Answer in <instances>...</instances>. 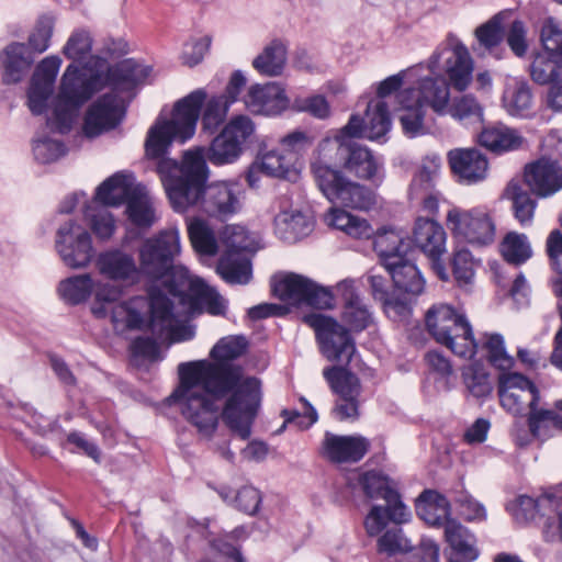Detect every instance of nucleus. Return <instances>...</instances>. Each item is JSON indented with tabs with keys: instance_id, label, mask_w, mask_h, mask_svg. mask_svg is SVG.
Here are the masks:
<instances>
[{
	"instance_id": "61",
	"label": "nucleus",
	"mask_w": 562,
	"mask_h": 562,
	"mask_svg": "<svg viewBox=\"0 0 562 562\" xmlns=\"http://www.w3.org/2000/svg\"><path fill=\"white\" fill-rule=\"evenodd\" d=\"M463 381L468 391L474 397H484L492 392V383L488 373L477 366H469L463 371Z\"/></svg>"
},
{
	"instance_id": "19",
	"label": "nucleus",
	"mask_w": 562,
	"mask_h": 562,
	"mask_svg": "<svg viewBox=\"0 0 562 562\" xmlns=\"http://www.w3.org/2000/svg\"><path fill=\"white\" fill-rule=\"evenodd\" d=\"M323 375L336 394L334 415L339 420H355L359 416L361 384L358 376L341 367L324 369Z\"/></svg>"
},
{
	"instance_id": "7",
	"label": "nucleus",
	"mask_w": 562,
	"mask_h": 562,
	"mask_svg": "<svg viewBox=\"0 0 562 562\" xmlns=\"http://www.w3.org/2000/svg\"><path fill=\"white\" fill-rule=\"evenodd\" d=\"M358 483L368 498L385 501V506H372L364 519L369 536L379 535L389 520L398 525L409 520L411 513L402 502L396 484L386 475L376 471L364 472L359 474Z\"/></svg>"
},
{
	"instance_id": "8",
	"label": "nucleus",
	"mask_w": 562,
	"mask_h": 562,
	"mask_svg": "<svg viewBox=\"0 0 562 562\" xmlns=\"http://www.w3.org/2000/svg\"><path fill=\"white\" fill-rule=\"evenodd\" d=\"M429 335L454 355L470 359L476 352L472 327L465 315L449 304L432 305L425 315Z\"/></svg>"
},
{
	"instance_id": "42",
	"label": "nucleus",
	"mask_w": 562,
	"mask_h": 562,
	"mask_svg": "<svg viewBox=\"0 0 562 562\" xmlns=\"http://www.w3.org/2000/svg\"><path fill=\"white\" fill-rule=\"evenodd\" d=\"M324 221L329 227L339 229L353 238H369L373 234L369 223L341 209L331 207L325 214Z\"/></svg>"
},
{
	"instance_id": "2",
	"label": "nucleus",
	"mask_w": 562,
	"mask_h": 562,
	"mask_svg": "<svg viewBox=\"0 0 562 562\" xmlns=\"http://www.w3.org/2000/svg\"><path fill=\"white\" fill-rule=\"evenodd\" d=\"M157 169L170 203L179 213L199 203L203 212L221 217L236 213L241 206L237 183L222 181L204 187L207 167L203 147L186 151L181 164L164 158Z\"/></svg>"
},
{
	"instance_id": "24",
	"label": "nucleus",
	"mask_w": 562,
	"mask_h": 562,
	"mask_svg": "<svg viewBox=\"0 0 562 562\" xmlns=\"http://www.w3.org/2000/svg\"><path fill=\"white\" fill-rule=\"evenodd\" d=\"M60 65L58 56H48L36 66L27 92L29 108L33 114L38 115L46 110Z\"/></svg>"
},
{
	"instance_id": "20",
	"label": "nucleus",
	"mask_w": 562,
	"mask_h": 562,
	"mask_svg": "<svg viewBox=\"0 0 562 562\" xmlns=\"http://www.w3.org/2000/svg\"><path fill=\"white\" fill-rule=\"evenodd\" d=\"M125 106L115 93H105L88 108L82 133L88 138H94L114 130L124 117Z\"/></svg>"
},
{
	"instance_id": "34",
	"label": "nucleus",
	"mask_w": 562,
	"mask_h": 562,
	"mask_svg": "<svg viewBox=\"0 0 562 562\" xmlns=\"http://www.w3.org/2000/svg\"><path fill=\"white\" fill-rule=\"evenodd\" d=\"M417 515L429 526H445L450 518L451 507L446 496L432 490L424 491L416 502Z\"/></svg>"
},
{
	"instance_id": "28",
	"label": "nucleus",
	"mask_w": 562,
	"mask_h": 562,
	"mask_svg": "<svg viewBox=\"0 0 562 562\" xmlns=\"http://www.w3.org/2000/svg\"><path fill=\"white\" fill-rule=\"evenodd\" d=\"M414 241L429 258H441L446 252L447 234L441 224L426 217H418L413 231Z\"/></svg>"
},
{
	"instance_id": "32",
	"label": "nucleus",
	"mask_w": 562,
	"mask_h": 562,
	"mask_svg": "<svg viewBox=\"0 0 562 562\" xmlns=\"http://www.w3.org/2000/svg\"><path fill=\"white\" fill-rule=\"evenodd\" d=\"M374 250L376 251L383 267L400 262L406 257L409 249V241L406 233L394 228H383L374 236Z\"/></svg>"
},
{
	"instance_id": "3",
	"label": "nucleus",
	"mask_w": 562,
	"mask_h": 562,
	"mask_svg": "<svg viewBox=\"0 0 562 562\" xmlns=\"http://www.w3.org/2000/svg\"><path fill=\"white\" fill-rule=\"evenodd\" d=\"M147 329L173 342L189 340L194 336L193 326L179 321L172 312L170 299L156 289H151L148 296L136 295L126 300L114 313V330L117 334Z\"/></svg>"
},
{
	"instance_id": "30",
	"label": "nucleus",
	"mask_w": 562,
	"mask_h": 562,
	"mask_svg": "<svg viewBox=\"0 0 562 562\" xmlns=\"http://www.w3.org/2000/svg\"><path fill=\"white\" fill-rule=\"evenodd\" d=\"M344 168L355 177L372 182L383 178L380 161L364 146L351 139Z\"/></svg>"
},
{
	"instance_id": "45",
	"label": "nucleus",
	"mask_w": 562,
	"mask_h": 562,
	"mask_svg": "<svg viewBox=\"0 0 562 562\" xmlns=\"http://www.w3.org/2000/svg\"><path fill=\"white\" fill-rule=\"evenodd\" d=\"M557 497H559L558 493L551 492V488L537 499L527 495H519L514 501L508 503L507 510L516 521L528 522L536 518L540 508L544 505L554 507V498Z\"/></svg>"
},
{
	"instance_id": "63",
	"label": "nucleus",
	"mask_w": 562,
	"mask_h": 562,
	"mask_svg": "<svg viewBox=\"0 0 562 562\" xmlns=\"http://www.w3.org/2000/svg\"><path fill=\"white\" fill-rule=\"evenodd\" d=\"M228 111V102L223 97H213L205 102L202 114V126L213 132L224 121Z\"/></svg>"
},
{
	"instance_id": "39",
	"label": "nucleus",
	"mask_w": 562,
	"mask_h": 562,
	"mask_svg": "<svg viewBox=\"0 0 562 562\" xmlns=\"http://www.w3.org/2000/svg\"><path fill=\"white\" fill-rule=\"evenodd\" d=\"M393 262L385 268L387 274L392 278L394 285L406 294L418 295L424 290V279L416 266L406 259V257Z\"/></svg>"
},
{
	"instance_id": "13",
	"label": "nucleus",
	"mask_w": 562,
	"mask_h": 562,
	"mask_svg": "<svg viewBox=\"0 0 562 562\" xmlns=\"http://www.w3.org/2000/svg\"><path fill=\"white\" fill-rule=\"evenodd\" d=\"M446 226L456 238L472 245L486 246L495 239V223L491 214L480 207L452 206L447 212Z\"/></svg>"
},
{
	"instance_id": "49",
	"label": "nucleus",
	"mask_w": 562,
	"mask_h": 562,
	"mask_svg": "<svg viewBox=\"0 0 562 562\" xmlns=\"http://www.w3.org/2000/svg\"><path fill=\"white\" fill-rule=\"evenodd\" d=\"M187 224L193 248L203 255H215L218 250V244L210 225L198 217L188 218Z\"/></svg>"
},
{
	"instance_id": "64",
	"label": "nucleus",
	"mask_w": 562,
	"mask_h": 562,
	"mask_svg": "<svg viewBox=\"0 0 562 562\" xmlns=\"http://www.w3.org/2000/svg\"><path fill=\"white\" fill-rule=\"evenodd\" d=\"M547 251L553 268L561 276L554 282V292L562 299V234L560 231H552L547 239Z\"/></svg>"
},
{
	"instance_id": "10",
	"label": "nucleus",
	"mask_w": 562,
	"mask_h": 562,
	"mask_svg": "<svg viewBox=\"0 0 562 562\" xmlns=\"http://www.w3.org/2000/svg\"><path fill=\"white\" fill-rule=\"evenodd\" d=\"M220 243L225 247L218 260L217 273L231 284H247L252 276L249 255L259 248L257 237L241 225H227L221 232Z\"/></svg>"
},
{
	"instance_id": "62",
	"label": "nucleus",
	"mask_w": 562,
	"mask_h": 562,
	"mask_svg": "<svg viewBox=\"0 0 562 562\" xmlns=\"http://www.w3.org/2000/svg\"><path fill=\"white\" fill-rule=\"evenodd\" d=\"M66 154L65 145L50 137H41L33 143L34 158L41 164H52Z\"/></svg>"
},
{
	"instance_id": "33",
	"label": "nucleus",
	"mask_w": 562,
	"mask_h": 562,
	"mask_svg": "<svg viewBox=\"0 0 562 562\" xmlns=\"http://www.w3.org/2000/svg\"><path fill=\"white\" fill-rule=\"evenodd\" d=\"M278 236L288 243H295L308 236L314 229L313 217L299 210L280 212L274 218Z\"/></svg>"
},
{
	"instance_id": "59",
	"label": "nucleus",
	"mask_w": 562,
	"mask_h": 562,
	"mask_svg": "<svg viewBox=\"0 0 562 562\" xmlns=\"http://www.w3.org/2000/svg\"><path fill=\"white\" fill-rule=\"evenodd\" d=\"M483 347L486 350L491 364L501 370L502 373L513 368L515 362L514 358L507 353L504 339L501 335H486Z\"/></svg>"
},
{
	"instance_id": "1",
	"label": "nucleus",
	"mask_w": 562,
	"mask_h": 562,
	"mask_svg": "<svg viewBox=\"0 0 562 562\" xmlns=\"http://www.w3.org/2000/svg\"><path fill=\"white\" fill-rule=\"evenodd\" d=\"M245 349L243 337L229 336L212 348L214 362L198 360L178 366L179 384L170 400L206 439L216 430L220 416L240 439L251 435L261 401L260 381L245 376L241 367L229 362Z\"/></svg>"
},
{
	"instance_id": "51",
	"label": "nucleus",
	"mask_w": 562,
	"mask_h": 562,
	"mask_svg": "<svg viewBox=\"0 0 562 562\" xmlns=\"http://www.w3.org/2000/svg\"><path fill=\"white\" fill-rule=\"evenodd\" d=\"M447 115L458 121H482L483 106L475 95L462 93L450 98Z\"/></svg>"
},
{
	"instance_id": "52",
	"label": "nucleus",
	"mask_w": 562,
	"mask_h": 562,
	"mask_svg": "<svg viewBox=\"0 0 562 562\" xmlns=\"http://www.w3.org/2000/svg\"><path fill=\"white\" fill-rule=\"evenodd\" d=\"M501 252L507 262L515 266L524 263L532 255L527 236L515 232H510L504 237Z\"/></svg>"
},
{
	"instance_id": "26",
	"label": "nucleus",
	"mask_w": 562,
	"mask_h": 562,
	"mask_svg": "<svg viewBox=\"0 0 562 562\" xmlns=\"http://www.w3.org/2000/svg\"><path fill=\"white\" fill-rule=\"evenodd\" d=\"M524 182L539 198L551 196L562 189V168L541 158L525 167Z\"/></svg>"
},
{
	"instance_id": "37",
	"label": "nucleus",
	"mask_w": 562,
	"mask_h": 562,
	"mask_svg": "<svg viewBox=\"0 0 562 562\" xmlns=\"http://www.w3.org/2000/svg\"><path fill=\"white\" fill-rule=\"evenodd\" d=\"M445 538L453 553L465 561H475L480 551L475 536L457 520H448Z\"/></svg>"
},
{
	"instance_id": "47",
	"label": "nucleus",
	"mask_w": 562,
	"mask_h": 562,
	"mask_svg": "<svg viewBox=\"0 0 562 562\" xmlns=\"http://www.w3.org/2000/svg\"><path fill=\"white\" fill-rule=\"evenodd\" d=\"M440 171V158L438 156L426 157L408 189V195L412 200H418L420 196L435 189L436 179Z\"/></svg>"
},
{
	"instance_id": "29",
	"label": "nucleus",
	"mask_w": 562,
	"mask_h": 562,
	"mask_svg": "<svg viewBox=\"0 0 562 562\" xmlns=\"http://www.w3.org/2000/svg\"><path fill=\"white\" fill-rule=\"evenodd\" d=\"M142 188L130 173L117 172L103 181L97 189L95 200L103 205H120L130 202Z\"/></svg>"
},
{
	"instance_id": "35",
	"label": "nucleus",
	"mask_w": 562,
	"mask_h": 562,
	"mask_svg": "<svg viewBox=\"0 0 562 562\" xmlns=\"http://www.w3.org/2000/svg\"><path fill=\"white\" fill-rule=\"evenodd\" d=\"M337 290L345 302L342 319L351 329L362 330L367 328L372 322V316L368 307L356 294L353 282L342 281L337 285Z\"/></svg>"
},
{
	"instance_id": "9",
	"label": "nucleus",
	"mask_w": 562,
	"mask_h": 562,
	"mask_svg": "<svg viewBox=\"0 0 562 562\" xmlns=\"http://www.w3.org/2000/svg\"><path fill=\"white\" fill-rule=\"evenodd\" d=\"M58 292L70 304H80L93 295L94 300L90 307L92 315L98 319L109 318L113 327L115 311L126 303V300L121 301L120 285L95 280L90 273L72 276L60 281Z\"/></svg>"
},
{
	"instance_id": "36",
	"label": "nucleus",
	"mask_w": 562,
	"mask_h": 562,
	"mask_svg": "<svg viewBox=\"0 0 562 562\" xmlns=\"http://www.w3.org/2000/svg\"><path fill=\"white\" fill-rule=\"evenodd\" d=\"M262 171L268 176L294 180L297 176L294 162L284 153L277 149L263 154L260 161L255 164L247 176L250 186L255 184L254 173Z\"/></svg>"
},
{
	"instance_id": "21",
	"label": "nucleus",
	"mask_w": 562,
	"mask_h": 562,
	"mask_svg": "<svg viewBox=\"0 0 562 562\" xmlns=\"http://www.w3.org/2000/svg\"><path fill=\"white\" fill-rule=\"evenodd\" d=\"M95 266L99 273L108 279L106 282L122 288V296L130 286L138 283L142 273L134 256L121 249L99 254Z\"/></svg>"
},
{
	"instance_id": "38",
	"label": "nucleus",
	"mask_w": 562,
	"mask_h": 562,
	"mask_svg": "<svg viewBox=\"0 0 562 562\" xmlns=\"http://www.w3.org/2000/svg\"><path fill=\"white\" fill-rule=\"evenodd\" d=\"M480 144L494 153H503L519 148L522 136L514 128L498 124L484 128L479 136Z\"/></svg>"
},
{
	"instance_id": "18",
	"label": "nucleus",
	"mask_w": 562,
	"mask_h": 562,
	"mask_svg": "<svg viewBox=\"0 0 562 562\" xmlns=\"http://www.w3.org/2000/svg\"><path fill=\"white\" fill-rule=\"evenodd\" d=\"M498 396L502 407L516 416H525L541 398L536 384L518 372L499 374Z\"/></svg>"
},
{
	"instance_id": "46",
	"label": "nucleus",
	"mask_w": 562,
	"mask_h": 562,
	"mask_svg": "<svg viewBox=\"0 0 562 562\" xmlns=\"http://www.w3.org/2000/svg\"><path fill=\"white\" fill-rule=\"evenodd\" d=\"M503 106L510 115H526L532 106V92L524 80L512 79L506 83Z\"/></svg>"
},
{
	"instance_id": "15",
	"label": "nucleus",
	"mask_w": 562,
	"mask_h": 562,
	"mask_svg": "<svg viewBox=\"0 0 562 562\" xmlns=\"http://www.w3.org/2000/svg\"><path fill=\"white\" fill-rule=\"evenodd\" d=\"M304 321L315 330L321 351L329 361L348 363L351 360L356 347L344 326L321 313L305 315Z\"/></svg>"
},
{
	"instance_id": "48",
	"label": "nucleus",
	"mask_w": 562,
	"mask_h": 562,
	"mask_svg": "<svg viewBox=\"0 0 562 562\" xmlns=\"http://www.w3.org/2000/svg\"><path fill=\"white\" fill-rule=\"evenodd\" d=\"M126 213L130 221L140 228H149L157 220L151 198L144 187L127 203Z\"/></svg>"
},
{
	"instance_id": "41",
	"label": "nucleus",
	"mask_w": 562,
	"mask_h": 562,
	"mask_svg": "<svg viewBox=\"0 0 562 562\" xmlns=\"http://www.w3.org/2000/svg\"><path fill=\"white\" fill-rule=\"evenodd\" d=\"M503 196L512 202L515 217L521 225L531 223L537 202L530 196L519 179H512L507 183Z\"/></svg>"
},
{
	"instance_id": "5",
	"label": "nucleus",
	"mask_w": 562,
	"mask_h": 562,
	"mask_svg": "<svg viewBox=\"0 0 562 562\" xmlns=\"http://www.w3.org/2000/svg\"><path fill=\"white\" fill-rule=\"evenodd\" d=\"M205 99L206 93L203 90H195L175 104L170 119L158 117L147 132L146 156L160 158L173 140L182 144L190 139L195 133Z\"/></svg>"
},
{
	"instance_id": "31",
	"label": "nucleus",
	"mask_w": 562,
	"mask_h": 562,
	"mask_svg": "<svg viewBox=\"0 0 562 562\" xmlns=\"http://www.w3.org/2000/svg\"><path fill=\"white\" fill-rule=\"evenodd\" d=\"M0 63L3 68L2 81L12 85L25 77L33 63V56L25 44L11 43L1 53Z\"/></svg>"
},
{
	"instance_id": "56",
	"label": "nucleus",
	"mask_w": 562,
	"mask_h": 562,
	"mask_svg": "<svg viewBox=\"0 0 562 562\" xmlns=\"http://www.w3.org/2000/svg\"><path fill=\"white\" fill-rule=\"evenodd\" d=\"M540 43L555 63L562 64V25L553 18H547L540 30Z\"/></svg>"
},
{
	"instance_id": "14",
	"label": "nucleus",
	"mask_w": 562,
	"mask_h": 562,
	"mask_svg": "<svg viewBox=\"0 0 562 562\" xmlns=\"http://www.w3.org/2000/svg\"><path fill=\"white\" fill-rule=\"evenodd\" d=\"M315 180L319 190L330 202L360 210H367L374 203L371 190L346 179L333 168L317 166Z\"/></svg>"
},
{
	"instance_id": "22",
	"label": "nucleus",
	"mask_w": 562,
	"mask_h": 562,
	"mask_svg": "<svg viewBox=\"0 0 562 562\" xmlns=\"http://www.w3.org/2000/svg\"><path fill=\"white\" fill-rule=\"evenodd\" d=\"M241 101L250 113L265 116L279 115L291 105L285 89L277 82L249 86Z\"/></svg>"
},
{
	"instance_id": "43",
	"label": "nucleus",
	"mask_w": 562,
	"mask_h": 562,
	"mask_svg": "<svg viewBox=\"0 0 562 562\" xmlns=\"http://www.w3.org/2000/svg\"><path fill=\"white\" fill-rule=\"evenodd\" d=\"M286 65V47L280 41H272L252 60V67L262 76L278 77Z\"/></svg>"
},
{
	"instance_id": "12",
	"label": "nucleus",
	"mask_w": 562,
	"mask_h": 562,
	"mask_svg": "<svg viewBox=\"0 0 562 562\" xmlns=\"http://www.w3.org/2000/svg\"><path fill=\"white\" fill-rule=\"evenodd\" d=\"M180 235L177 228L159 232L146 238L138 249V263L142 273L150 279L164 278L173 267L180 254Z\"/></svg>"
},
{
	"instance_id": "17",
	"label": "nucleus",
	"mask_w": 562,
	"mask_h": 562,
	"mask_svg": "<svg viewBox=\"0 0 562 562\" xmlns=\"http://www.w3.org/2000/svg\"><path fill=\"white\" fill-rule=\"evenodd\" d=\"M272 290L277 297L291 305L305 304L316 308L331 306L333 296L328 290L296 273L281 276L274 281Z\"/></svg>"
},
{
	"instance_id": "55",
	"label": "nucleus",
	"mask_w": 562,
	"mask_h": 562,
	"mask_svg": "<svg viewBox=\"0 0 562 562\" xmlns=\"http://www.w3.org/2000/svg\"><path fill=\"white\" fill-rule=\"evenodd\" d=\"M243 149L225 132H221L207 149V159L214 165L232 164L239 158Z\"/></svg>"
},
{
	"instance_id": "60",
	"label": "nucleus",
	"mask_w": 562,
	"mask_h": 562,
	"mask_svg": "<svg viewBox=\"0 0 562 562\" xmlns=\"http://www.w3.org/2000/svg\"><path fill=\"white\" fill-rule=\"evenodd\" d=\"M505 15L506 13L504 12L497 13L475 30V36L482 46L491 49L502 42L504 35L503 21Z\"/></svg>"
},
{
	"instance_id": "16",
	"label": "nucleus",
	"mask_w": 562,
	"mask_h": 562,
	"mask_svg": "<svg viewBox=\"0 0 562 562\" xmlns=\"http://www.w3.org/2000/svg\"><path fill=\"white\" fill-rule=\"evenodd\" d=\"M55 247L61 261L71 269L88 267L94 256L89 232L72 220L59 226Z\"/></svg>"
},
{
	"instance_id": "23",
	"label": "nucleus",
	"mask_w": 562,
	"mask_h": 562,
	"mask_svg": "<svg viewBox=\"0 0 562 562\" xmlns=\"http://www.w3.org/2000/svg\"><path fill=\"white\" fill-rule=\"evenodd\" d=\"M361 132V121L358 115H352L346 126L336 132L333 137L325 138L318 146V159L312 164L313 173L315 175L317 166L331 168L330 165H341L344 167L350 142L353 137H359Z\"/></svg>"
},
{
	"instance_id": "44",
	"label": "nucleus",
	"mask_w": 562,
	"mask_h": 562,
	"mask_svg": "<svg viewBox=\"0 0 562 562\" xmlns=\"http://www.w3.org/2000/svg\"><path fill=\"white\" fill-rule=\"evenodd\" d=\"M361 121L362 132L359 137L369 139H380L391 127V119L387 105L383 101H371L367 106L366 121L358 116Z\"/></svg>"
},
{
	"instance_id": "25",
	"label": "nucleus",
	"mask_w": 562,
	"mask_h": 562,
	"mask_svg": "<svg viewBox=\"0 0 562 562\" xmlns=\"http://www.w3.org/2000/svg\"><path fill=\"white\" fill-rule=\"evenodd\" d=\"M447 159L453 176L462 184H475L487 177V158L475 148L451 149Z\"/></svg>"
},
{
	"instance_id": "54",
	"label": "nucleus",
	"mask_w": 562,
	"mask_h": 562,
	"mask_svg": "<svg viewBox=\"0 0 562 562\" xmlns=\"http://www.w3.org/2000/svg\"><path fill=\"white\" fill-rule=\"evenodd\" d=\"M562 64L555 63L554 58L547 53H536L529 67L531 79L538 85L553 83L560 77Z\"/></svg>"
},
{
	"instance_id": "27",
	"label": "nucleus",
	"mask_w": 562,
	"mask_h": 562,
	"mask_svg": "<svg viewBox=\"0 0 562 562\" xmlns=\"http://www.w3.org/2000/svg\"><path fill=\"white\" fill-rule=\"evenodd\" d=\"M369 446L368 439L362 436H338L326 432L323 453L331 462H357L367 453Z\"/></svg>"
},
{
	"instance_id": "53",
	"label": "nucleus",
	"mask_w": 562,
	"mask_h": 562,
	"mask_svg": "<svg viewBox=\"0 0 562 562\" xmlns=\"http://www.w3.org/2000/svg\"><path fill=\"white\" fill-rule=\"evenodd\" d=\"M85 218L93 234L101 240L110 239L115 232V221L105 205L88 206Z\"/></svg>"
},
{
	"instance_id": "57",
	"label": "nucleus",
	"mask_w": 562,
	"mask_h": 562,
	"mask_svg": "<svg viewBox=\"0 0 562 562\" xmlns=\"http://www.w3.org/2000/svg\"><path fill=\"white\" fill-rule=\"evenodd\" d=\"M243 150L256 134L255 122L246 114L233 116L222 130Z\"/></svg>"
},
{
	"instance_id": "6",
	"label": "nucleus",
	"mask_w": 562,
	"mask_h": 562,
	"mask_svg": "<svg viewBox=\"0 0 562 562\" xmlns=\"http://www.w3.org/2000/svg\"><path fill=\"white\" fill-rule=\"evenodd\" d=\"M102 83L100 71L70 64L61 76L53 113L47 119L48 127L60 134L69 132L79 108L101 89Z\"/></svg>"
},
{
	"instance_id": "50",
	"label": "nucleus",
	"mask_w": 562,
	"mask_h": 562,
	"mask_svg": "<svg viewBox=\"0 0 562 562\" xmlns=\"http://www.w3.org/2000/svg\"><path fill=\"white\" fill-rule=\"evenodd\" d=\"M190 292L195 303L213 315H221L225 311L224 299L200 278L190 280Z\"/></svg>"
},
{
	"instance_id": "58",
	"label": "nucleus",
	"mask_w": 562,
	"mask_h": 562,
	"mask_svg": "<svg viewBox=\"0 0 562 562\" xmlns=\"http://www.w3.org/2000/svg\"><path fill=\"white\" fill-rule=\"evenodd\" d=\"M552 412L538 404L526 414L528 428L535 439L546 441L553 437Z\"/></svg>"
},
{
	"instance_id": "11",
	"label": "nucleus",
	"mask_w": 562,
	"mask_h": 562,
	"mask_svg": "<svg viewBox=\"0 0 562 562\" xmlns=\"http://www.w3.org/2000/svg\"><path fill=\"white\" fill-rule=\"evenodd\" d=\"M427 67L434 75H446L447 82L459 92H464L473 80L474 60L467 46L452 34L436 48Z\"/></svg>"
},
{
	"instance_id": "40",
	"label": "nucleus",
	"mask_w": 562,
	"mask_h": 562,
	"mask_svg": "<svg viewBox=\"0 0 562 562\" xmlns=\"http://www.w3.org/2000/svg\"><path fill=\"white\" fill-rule=\"evenodd\" d=\"M149 66L138 64L133 59H124L109 69V78L120 90H127L144 82L151 74Z\"/></svg>"
},
{
	"instance_id": "4",
	"label": "nucleus",
	"mask_w": 562,
	"mask_h": 562,
	"mask_svg": "<svg viewBox=\"0 0 562 562\" xmlns=\"http://www.w3.org/2000/svg\"><path fill=\"white\" fill-rule=\"evenodd\" d=\"M450 87L445 78L427 76L417 82V87L398 92L400 121L406 135L414 137L427 132V108L439 116L447 115L451 98Z\"/></svg>"
}]
</instances>
